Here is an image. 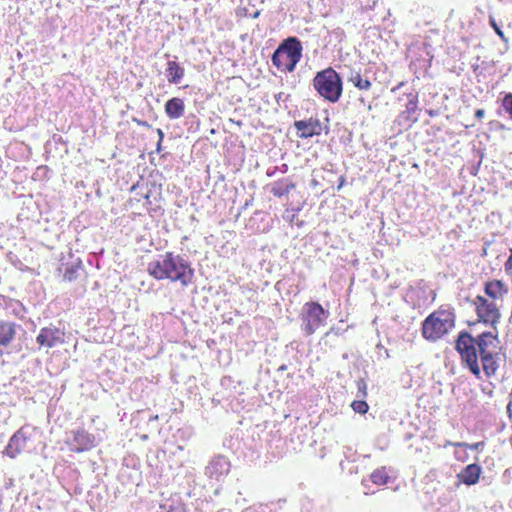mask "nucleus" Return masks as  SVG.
<instances>
[{"label": "nucleus", "mask_w": 512, "mask_h": 512, "mask_svg": "<svg viewBox=\"0 0 512 512\" xmlns=\"http://www.w3.org/2000/svg\"><path fill=\"white\" fill-rule=\"evenodd\" d=\"M302 49L298 38L289 37L274 51L272 64L282 72H292L302 57Z\"/></svg>", "instance_id": "4"}, {"label": "nucleus", "mask_w": 512, "mask_h": 512, "mask_svg": "<svg viewBox=\"0 0 512 512\" xmlns=\"http://www.w3.org/2000/svg\"><path fill=\"white\" fill-rule=\"evenodd\" d=\"M313 87L325 100L336 103L343 92L342 79L333 68L328 67L316 73Z\"/></svg>", "instance_id": "5"}, {"label": "nucleus", "mask_w": 512, "mask_h": 512, "mask_svg": "<svg viewBox=\"0 0 512 512\" xmlns=\"http://www.w3.org/2000/svg\"><path fill=\"white\" fill-rule=\"evenodd\" d=\"M147 271L157 280L180 281L183 286L188 285L192 277L190 266L171 252L159 255L149 262Z\"/></svg>", "instance_id": "2"}, {"label": "nucleus", "mask_w": 512, "mask_h": 512, "mask_svg": "<svg viewBox=\"0 0 512 512\" xmlns=\"http://www.w3.org/2000/svg\"><path fill=\"white\" fill-rule=\"evenodd\" d=\"M455 446L469 448L470 450H479L481 447L484 446V442H477V443H473V444L456 443Z\"/></svg>", "instance_id": "23"}, {"label": "nucleus", "mask_w": 512, "mask_h": 512, "mask_svg": "<svg viewBox=\"0 0 512 512\" xmlns=\"http://www.w3.org/2000/svg\"><path fill=\"white\" fill-rule=\"evenodd\" d=\"M165 111L170 118H179L184 112L183 100L176 97L168 100Z\"/></svg>", "instance_id": "15"}, {"label": "nucleus", "mask_w": 512, "mask_h": 512, "mask_svg": "<svg viewBox=\"0 0 512 512\" xmlns=\"http://www.w3.org/2000/svg\"><path fill=\"white\" fill-rule=\"evenodd\" d=\"M184 75V70L175 61H168L166 68V77L170 83H179Z\"/></svg>", "instance_id": "16"}, {"label": "nucleus", "mask_w": 512, "mask_h": 512, "mask_svg": "<svg viewBox=\"0 0 512 512\" xmlns=\"http://www.w3.org/2000/svg\"><path fill=\"white\" fill-rule=\"evenodd\" d=\"M504 269L507 275L512 276V248L510 249V255L504 263Z\"/></svg>", "instance_id": "26"}, {"label": "nucleus", "mask_w": 512, "mask_h": 512, "mask_svg": "<svg viewBox=\"0 0 512 512\" xmlns=\"http://www.w3.org/2000/svg\"><path fill=\"white\" fill-rule=\"evenodd\" d=\"M481 474V467L478 464H469L467 465L459 474L458 478L459 480L470 486L474 485L479 481Z\"/></svg>", "instance_id": "14"}, {"label": "nucleus", "mask_w": 512, "mask_h": 512, "mask_svg": "<svg viewBox=\"0 0 512 512\" xmlns=\"http://www.w3.org/2000/svg\"><path fill=\"white\" fill-rule=\"evenodd\" d=\"M472 304L475 308L478 321L487 326L496 328L501 318L500 305L482 295H477Z\"/></svg>", "instance_id": "7"}, {"label": "nucleus", "mask_w": 512, "mask_h": 512, "mask_svg": "<svg viewBox=\"0 0 512 512\" xmlns=\"http://www.w3.org/2000/svg\"><path fill=\"white\" fill-rule=\"evenodd\" d=\"M294 126L299 132V137L303 139L319 135L322 131L320 121L314 118L295 121Z\"/></svg>", "instance_id": "11"}, {"label": "nucleus", "mask_w": 512, "mask_h": 512, "mask_svg": "<svg viewBox=\"0 0 512 512\" xmlns=\"http://www.w3.org/2000/svg\"><path fill=\"white\" fill-rule=\"evenodd\" d=\"M95 442V436L83 427L71 431L70 436L65 440L69 451L73 453L89 451L95 447Z\"/></svg>", "instance_id": "8"}, {"label": "nucleus", "mask_w": 512, "mask_h": 512, "mask_svg": "<svg viewBox=\"0 0 512 512\" xmlns=\"http://www.w3.org/2000/svg\"><path fill=\"white\" fill-rule=\"evenodd\" d=\"M76 272L77 269L74 266L67 268L63 276L64 280L69 282L73 281L76 278Z\"/></svg>", "instance_id": "22"}, {"label": "nucleus", "mask_w": 512, "mask_h": 512, "mask_svg": "<svg viewBox=\"0 0 512 512\" xmlns=\"http://www.w3.org/2000/svg\"><path fill=\"white\" fill-rule=\"evenodd\" d=\"M343 184H344V177H343V176H341V177H340V183H339V185H338V189H340V188L343 186Z\"/></svg>", "instance_id": "33"}, {"label": "nucleus", "mask_w": 512, "mask_h": 512, "mask_svg": "<svg viewBox=\"0 0 512 512\" xmlns=\"http://www.w3.org/2000/svg\"><path fill=\"white\" fill-rule=\"evenodd\" d=\"M490 25L492 26V28L494 29V31L496 32V34L504 41H506V38H505V35H504V32L501 30V28L498 26V24L496 23L495 19L493 18H490Z\"/></svg>", "instance_id": "24"}, {"label": "nucleus", "mask_w": 512, "mask_h": 512, "mask_svg": "<svg viewBox=\"0 0 512 512\" xmlns=\"http://www.w3.org/2000/svg\"><path fill=\"white\" fill-rule=\"evenodd\" d=\"M371 481L376 485H386L390 481L388 470L385 466L375 469L370 474Z\"/></svg>", "instance_id": "18"}, {"label": "nucleus", "mask_w": 512, "mask_h": 512, "mask_svg": "<svg viewBox=\"0 0 512 512\" xmlns=\"http://www.w3.org/2000/svg\"><path fill=\"white\" fill-rule=\"evenodd\" d=\"M16 323L0 320V346H8L16 337Z\"/></svg>", "instance_id": "13"}, {"label": "nucleus", "mask_w": 512, "mask_h": 512, "mask_svg": "<svg viewBox=\"0 0 512 512\" xmlns=\"http://www.w3.org/2000/svg\"><path fill=\"white\" fill-rule=\"evenodd\" d=\"M259 15H260V11H259V10H257V11H255V12L251 15V17H252L253 19H256V18H258V17H259Z\"/></svg>", "instance_id": "32"}, {"label": "nucleus", "mask_w": 512, "mask_h": 512, "mask_svg": "<svg viewBox=\"0 0 512 512\" xmlns=\"http://www.w3.org/2000/svg\"><path fill=\"white\" fill-rule=\"evenodd\" d=\"M28 437L23 431L19 429L9 440V443L5 449V453L10 458H15L17 455L22 453L26 449Z\"/></svg>", "instance_id": "12"}, {"label": "nucleus", "mask_w": 512, "mask_h": 512, "mask_svg": "<svg viewBox=\"0 0 512 512\" xmlns=\"http://www.w3.org/2000/svg\"><path fill=\"white\" fill-rule=\"evenodd\" d=\"M62 335L60 329L56 327H43L36 337V342L40 346L52 348L63 342Z\"/></svg>", "instance_id": "9"}, {"label": "nucleus", "mask_w": 512, "mask_h": 512, "mask_svg": "<svg viewBox=\"0 0 512 512\" xmlns=\"http://www.w3.org/2000/svg\"><path fill=\"white\" fill-rule=\"evenodd\" d=\"M329 311L316 301H309L303 305L300 314L301 328L306 336L313 335L318 329L326 324Z\"/></svg>", "instance_id": "6"}, {"label": "nucleus", "mask_w": 512, "mask_h": 512, "mask_svg": "<svg viewBox=\"0 0 512 512\" xmlns=\"http://www.w3.org/2000/svg\"><path fill=\"white\" fill-rule=\"evenodd\" d=\"M508 286L498 279L489 280L484 285V292L486 298L495 302H502L504 297L508 294Z\"/></svg>", "instance_id": "10"}, {"label": "nucleus", "mask_w": 512, "mask_h": 512, "mask_svg": "<svg viewBox=\"0 0 512 512\" xmlns=\"http://www.w3.org/2000/svg\"><path fill=\"white\" fill-rule=\"evenodd\" d=\"M496 336L490 332H484L477 338L467 332H461L456 341V349L466 363L469 370L478 378H481V368L478 363L480 357L482 368L487 377L494 375L498 369L494 341Z\"/></svg>", "instance_id": "1"}, {"label": "nucleus", "mask_w": 512, "mask_h": 512, "mask_svg": "<svg viewBox=\"0 0 512 512\" xmlns=\"http://www.w3.org/2000/svg\"><path fill=\"white\" fill-rule=\"evenodd\" d=\"M455 322L456 315L454 308L450 305H441L422 322V336L427 341L436 342L455 327Z\"/></svg>", "instance_id": "3"}, {"label": "nucleus", "mask_w": 512, "mask_h": 512, "mask_svg": "<svg viewBox=\"0 0 512 512\" xmlns=\"http://www.w3.org/2000/svg\"><path fill=\"white\" fill-rule=\"evenodd\" d=\"M485 115V111L483 109H477L475 111V117L479 120H481Z\"/></svg>", "instance_id": "28"}, {"label": "nucleus", "mask_w": 512, "mask_h": 512, "mask_svg": "<svg viewBox=\"0 0 512 512\" xmlns=\"http://www.w3.org/2000/svg\"><path fill=\"white\" fill-rule=\"evenodd\" d=\"M136 122H137L139 125H141V126H144V127H147V128H150V127H151V125H150V124H148V123H147V122H145V121L136 120Z\"/></svg>", "instance_id": "29"}, {"label": "nucleus", "mask_w": 512, "mask_h": 512, "mask_svg": "<svg viewBox=\"0 0 512 512\" xmlns=\"http://www.w3.org/2000/svg\"><path fill=\"white\" fill-rule=\"evenodd\" d=\"M352 409L359 414H366L369 410V406L364 400H355L351 403Z\"/></svg>", "instance_id": "20"}, {"label": "nucleus", "mask_w": 512, "mask_h": 512, "mask_svg": "<svg viewBox=\"0 0 512 512\" xmlns=\"http://www.w3.org/2000/svg\"><path fill=\"white\" fill-rule=\"evenodd\" d=\"M501 106L512 120V93H506L501 101Z\"/></svg>", "instance_id": "21"}, {"label": "nucleus", "mask_w": 512, "mask_h": 512, "mask_svg": "<svg viewBox=\"0 0 512 512\" xmlns=\"http://www.w3.org/2000/svg\"><path fill=\"white\" fill-rule=\"evenodd\" d=\"M357 388L360 395L365 398L367 396V385L363 379L357 381Z\"/></svg>", "instance_id": "25"}, {"label": "nucleus", "mask_w": 512, "mask_h": 512, "mask_svg": "<svg viewBox=\"0 0 512 512\" xmlns=\"http://www.w3.org/2000/svg\"><path fill=\"white\" fill-rule=\"evenodd\" d=\"M507 411L509 413L510 418L512 419V402L508 404Z\"/></svg>", "instance_id": "30"}, {"label": "nucleus", "mask_w": 512, "mask_h": 512, "mask_svg": "<svg viewBox=\"0 0 512 512\" xmlns=\"http://www.w3.org/2000/svg\"><path fill=\"white\" fill-rule=\"evenodd\" d=\"M410 107H408V110H413L416 108V102L410 101L408 104Z\"/></svg>", "instance_id": "31"}, {"label": "nucleus", "mask_w": 512, "mask_h": 512, "mask_svg": "<svg viewBox=\"0 0 512 512\" xmlns=\"http://www.w3.org/2000/svg\"><path fill=\"white\" fill-rule=\"evenodd\" d=\"M294 187L295 185L292 183L284 185L283 182H278L271 188V193L276 197H282L288 194Z\"/></svg>", "instance_id": "19"}, {"label": "nucleus", "mask_w": 512, "mask_h": 512, "mask_svg": "<svg viewBox=\"0 0 512 512\" xmlns=\"http://www.w3.org/2000/svg\"><path fill=\"white\" fill-rule=\"evenodd\" d=\"M157 134L159 135V141L157 143V151H160L161 142L163 140L164 134L161 129H157Z\"/></svg>", "instance_id": "27"}, {"label": "nucleus", "mask_w": 512, "mask_h": 512, "mask_svg": "<svg viewBox=\"0 0 512 512\" xmlns=\"http://www.w3.org/2000/svg\"><path fill=\"white\" fill-rule=\"evenodd\" d=\"M348 81L359 90L368 91L372 87V83L368 78H363L360 71L352 72Z\"/></svg>", "instance_id": "17"}]
</instances>
